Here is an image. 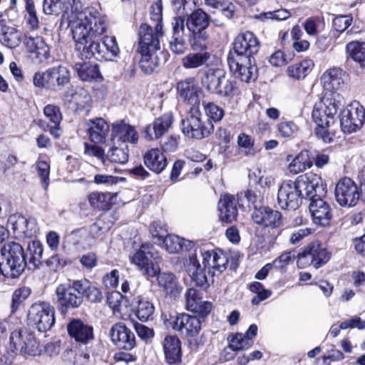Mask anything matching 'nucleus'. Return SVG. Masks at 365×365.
<instances>
[{"instance_id": "obj_45", "label": "nucleus", "mask_w": 365, "mask_h": 365, "mask_svg": "<svg viewBox=\"0 0 365 365\" xmlns=\"http://www.w3.org/2000/svg\"><path fill=\"white\" fill-rule=\"evenodd\" d=\"M0 42L9 48H16L21 42V33L14 27L1 26Z\"/></svg>"}, {"instance_id": "obj_15", "label": "nucleus", "mask_w": 365, "mask_h": 365, "mask_svg": "<svg viewBox=\"0 0 365 365\" xmlns=\"http://www.w3.org/2000/svg\"><path fill=\"white\" fill-rule=\"evenodd\" d=\"M79 280L73 281L72 284H59L56 289L57 302L66 308L78 307L83 302L81 294Z\"/></svg>"}, {"instance_id": "obj_11", "label": "nucleus", "mask_w": 365, "mask_h": 365, "mask_svg": "<svg viewBox=\"0 0 365 365\" xmlns=\"http://www.w3.org/2000/svg\"><path fill=\"white\" fill-rule=\"evenodd\" d=\"M227 62L230 71L242 81L248 83L257 78V67L252 58L247 56L229 55Z\"/></svg>"}, {"instance_id": "obj_6", "label": "nucleus", "mask_w": 365, "mask_h": 365, "mask_svg": "<svg viewBox=\"0 0 365 365\" xmlns=\"http://www.w3.org/2000/svg\"><path fill=\"white\" fill-rule=\"evenodd\" d=\"M339 94L336 92L326 93L322 98L314 103L312 118L315 123L331 125L340 106L337 100Z\"/></svg>"}, {"instance_id": "obj_13", "label": "nucleus", "mask_w": 365, "mask_h": 365, "mask_svg": "<svg viewBox=\"0 0 365 365\" xmlns=\"http://www.w3.org/2000/svg\"><path fill=\"white\" fill-rule=\"evenodd\" d=\"M213 130L212 123L209 120L202 122L201 114L197 110L195 114L182 120V131L189 138L202 139L209 136Z\"/></svg>"}, {"instance_id": "obj_18", "label": "nucleus", "mask_w": 365, "mask_h": 365, "mask_svg": "<svg viewBox=\"0 0 365 365\" xmlns=\"http://www.w3.org/2000/svg\"><path fill=\"white\" fill-rule=\"evenodd\" d=\"M260 43L255 35L250 31L239 34L235 40V52L230 55L247 56L252 58L259 50Z\"/></svg>"}, {"instance_id": "obj_62", "label": "nucleus", "mask_w": 365, "mask_h": 365, "mask_svg": "<svg viewBox=\"0 0 365 365\" xmlns=\"http://www.w3.org/2000/svg\"><path fill=\"white\" fill-rule=\"evenodd\" d=\"M203 106L206 115L209 120L214 122H218L222 120L224 116L223 109L214 103H203Z\"/></svg>"}, {"instance_id": "obj_44", "label": "nucleus", "mask_w": 365, "mask_h": 365, "mask_svg": "<svg viewBox=\"0 0 365 365\" xmlns=\"http://www.w3.org/2000/svg\"><path fill=\"white\" fill-rule=\"evenodd\" d=\"M224 74H225V71L222 69H209L201 79L203 87L211 93L215 94L217 92L218 86Z\"/></svg>"}, {"instance_id": "obj_56", "label": "nucleus", "mask_w": 365, "mask_h": 365, "mask_svg": "<svg viewBox=\"0 0 365 365\" xmlns=\"http://www.w3.org/2000/svg\"><path fill=\"white\" fill-rule=\"evenodd\" d=\"M208 35L205 31L190 33L189 36L190 46L193 51H207Z\"/></svg>"}, {"instance_id": "obj_55", "label": "nucleus", "mask_w": 365, "mask_h": 365, "mask_svg": "<svg viewBox=\"0 0 365 365\" xmlns=\"http://www.w3.org/2000/svg\"><path fill=\"white\" fill-rule=\"evenodd\" d=\"M136 316L141 321H147L154 313L153 304L147 298L139 297L137 301Z\"/></svg>"}, {"instance_id": "obj_27", "label": "nucleus", "mask_w": 365, "mask_h": 365, "mask_svg": "<svg viewBox=\"0 0 365 365\" xmlns=\"http://www.w3.org/2000/svg\"><path fill=\"white\" fill-rule=\"evenodd\" d=\"M73 70L78 77L83 81H101L103 76L101 73L99 66L91 61H83L75 63Z\"/></svg>"}, {"instance_id": "obj_12", "label": "nucleus", "mask_w": 365, "mask_h": 365, "mask_svg": "<svg viewBox=\"0 0 365 365\" xmlns=\"http://www.w3.org/2000/svg\"><path fill=\"white\" fill-rule=\"evenodd\" d=\"M298 190L300 191L301 199H317L324 194L321 178L317 174L308 173L298 176L296 180Z\"/></svg>"}, {"instance_id": "obj_34", "label": "nucleus", "mask_w": 365, "mask_h": 365, "mask_svg": "<svg viewBox=\"0 0 365 365\" xmlns=\"http://www.w3.org/2000/svg\"><path fill=\"white\" fill-rule=\"evenodd\" d=\"M257 325L251 324L245 334L237 333L231 337L230 347L234 351L247 349L252 346V339L257 336Z\"/></svg>"}, {"instance_id": "obj_26", "label": "nucleus", "mask_w": 365, "mask_h": 365, "mask_svg": "<svg viewBox=\"0 0 365 365\" xmlns=\"http://www.w3.org/2000/svg\"><path fill=\"white\" fill-rule=\"evenodd\" d=\"M347 75L339 68L327 70L321 76V83L324 89L332 91L341 89L345 83Z\"/></svg>"}, {"instance_id": "obj_29", "label": "nucleus", "mask_w": 365, "mask_h": 365, "mask_svg": "<svg viewBox=\"0 0 365 365\" xmlns=\"http://www.w3.org/2000/svg\"><path fill=\"white\" fill-rule=\"evenodd\" d=\"M163 346L165 360L168 364L177 365L181 362V342L178 336L173 335L165 336L163 340Z\"/></svg>"}, {"instance_id": "obj_59", "label": "nucleus", "mask_w": 365, "mask_h": 365, "mask_svg": "<svg viewBox=\"0 0 365 365\" xmlns=\"http://www.w3.org/2000/svg\"><path fill=\"white\" fill-rule=\"evenodd\" d=\"M250 292L256 294L252 299L253 305H258L261 302L268 299L272 295V292L264 289L262 283L253 282L249 285Z\"/></svg>"}, {"instance_id": "obj_8", "label": "nucleus", "mask_w": 365, "mask_h": 365, "mask_svg": "<svg viewBox=\"0 0 365 365\" xmlns=\"http://www.w3.org/2000/svg\"><path fill=\"white\" fill-rule=\"evenodd\" d=\"M365 120V109L357 101L348 104L340 113V125L345 133L359 130Z\"/></svg>"}, {"instance_id": "obj_63", "label": "nucleus", "mask_w": 365, "mask_h": 365, "mask_svg": "<svg viewBox=\"0 0 365 365\" xmlns=\"http://www.w3.org/2000/svg\"><path fill=\"white\" fill-rule=\"evenodd\" d=\"M104 38V46L107 49L105 51L106 56V61H112L113 58L116 57L120 51L118 46L116 39L113 36H106Z\"/></svg>"}, {"instance_id": "obj_53", "label": "nucleus", "mask_w": 365, "mask_h": 365, "mask_svg": "<svg viewBox=\"0 0 365 365\" xmlns=\"http://www.w3.org/2000/svg\"><path fill=\"white\" fill-rule=\"evenodd\" d=\"M346 52L353 61L365 66V43L351 41L346 44Z\"/></svg>"}, {"instance_id": "obj_17", "label": "nucleus", "mask_w": 365, "mask_h": 365, "mask_svg": "<svg viewBox=\"0 0 365 365\" xmlns=\"http://www.w3.org/2000/svg\"><path fill=\"white\" fill-rule=\"evenodd\" d=\"M202 262L205 270L211 277L221 274L227 267L228 259L221 250H207L202 252Z\"/></svg>"}, {"instance_id": "obj_36", "label": "nucleus", "mask_w": 365, "mask_h": 365, "mask_svg": "<svg viewBox=\"0 0 365 365\" xmlns=\"http://www.w3.org/2000/svg\"><path fill=\"white\" fill-rule=\"evenodd\" d=\"M177 90L181 98L191 105L199 102L198 86L193 78H186L177 84Z\"/></svg>"}, {"instance_id": "obj_54", "label": "nucleus", "mask_w": 365, "mask_h": 365, "mask_svg": "<svg viewBox=\"0 0 365 365\" xmlns=\"http://www.w3.org/2000/svg\"><path fill=\"white\" fill-rule=\"evenodd\" d=\"M158 285L167 294L175 295L178 292V286L175 276L170 272L158 273Z\"/></svg>"}, {"instance_id": "obj_16", "label": "nucleus", "mask_w": 365, "mask_h": 365, "mask_svg": "<svg viewBox=\"0 0 365 365\" xmlns=\"http://www.w3.org/2000/svg\"><path fill=\"white\" fill-rule=\"evenodd\" d=\"M336 201L341 206H354L358 202L360 193L355 182L349 178L339 181L335 188Z\"/></svg>"}, {"instance_id": "obj_22", "label": "nucleus", "mask_w": 365, "mask_h": 365, "mask_svg": "<svg viewBox=\"0 0 365 365\" xmlns=\"http://www.w3.org/2000/svg\"><path fill=\"white\" fill-rule=\"evenodd\" d=\"M187 309L202 317L207 316L212 309V304L202 299V293L190 288L185 294Z\"/></svg>"}, {"instance_id": "obj_60", "label": "nucleus", "mask_w": 365, "mask_h": 365, "mask_svg": "<svg viewBox=\"0 0 365 365\" xmlns=\"http://www.w3.org/2000/svg\"><path fill=\"white\" fill-rule=\"evenodd\" d=\"M71 102L73 103L78 108H84L91 102V96L87 91L83 88H77L71 94Z\"/></svg>"}, {"instance_id": "obj_3", "label": "nucleus", "mask_w": 365, "mask_h": 365, "mask_svg": "<svg viewBox=\"0 0 365 365\" xmlns=\"http://www.w3.org/2000/svg\"><path fill=\"white\" fill-rule=\"evenodd\" d=\"M26 265L24 251L15 242H8L1 248L0 274L6 278H18Z\"/></svg>"}, {"instance_id": "obj_50", "label": "nucleus", "mask_w": 365, "mask_h": 365, "mask_svg": "<svg viewBox=\"0 0 365 365\" xmlns=\"http://www.w3.org/2000/svg\"><path fill=\"white\" fill-rule=\"evenodd\" d=\"M314 63L312 60L305 59L295 63L287 68L288 76L294 79H302L312 71Z\"/></svg>"}, {"instance_id": "obj_9", "label": "nucleus", "mask_w": 365, "mask_h": 365, "mask_svg": "<svg viewBox=\"0 0 365 365\" xmlns=\"http://www.w3.org/2000/svg\"><path fill=\"white\" fill-rule=\"evenodd\" d=\"M331 253L319 242L310 243L298 255L297 264L299 268L303 269L312 265L315 268L321 267L330 259Z\"/></svg>"}, {"instance_id": "obj_52", "label": "nucleus", "mask_w": 365, "mask_h": 365, "mask_svg": "<svg viewBox=\"0 0 365 365\" xmlns=\"http://www.w3.org/2000/svg\"><path fill=\"white\" fill-rule=\"evenodd\" d=\"M124 164L128 160V148L126 144H120V147L113 145L106 155V162Z\"/></svg>"}, {"instance_id": "obj_64", "label": "nucleus", "mask_w": 365, "mask_h": 365, "mask_svg": "<svg viewBox=\"0 0 365 365\" xmlns=\"http://www.w3.org/2000/svg\"><path fill=\"white\" fill-rule=\"evenodd\" d=\"M298 130V126L293 121H282L277 125V130L283 138L293 136Z\"/></svg>"}, {"instance_id": "obj_14", "label": "nucleus", "mask_w": 365, "mask_h": 365, "mask_svg": "<svg viewBox=\"0 0 365 365\" xmlns=\"http://www.w3.org/2000/svg\"><path fill=\"white\" fill-rule=\"evenodd\" d=\"M302 203L300 191L298 190L296 182L284 181L278 189L277 204L282 210L297 209Z\"/></svg>"}, {"instance_id": "obj_31", "label": "nucleus", "mask_w": 365, "mask_h": 365, "mask_svg": "<svg viewBox=\"0 0 365 365\" xmlns=\"http://www.w3.org/2000/svg\"><path fill=\"white\" fill-rule=\"evenodd\" d=\"M112 132L113 140L121 141V144H125V143L135 144L138 140L139 136L135 128L123 121L113 123Z\"/></svg>"}, {"instance_id": "obj_35", "label": "nucleus", "mask_w": 365, "mask_h": 365, "mask_svg": "<svg viewBox=\"0 0 365 365\" xmlns=\"http://www.w3.org/2000/svg\"><path fill=\"white\" fill-rule=\"evenodd\" d=\"M87 130L91 140L95 143H101L105 141L109 131V125L106 121L97 118L91 119L87 122Z\"/></svg>"}, {"instance_id": "obj_2", "label": "nucleus", "mask_w": 365, "mask_h": 365, "mask_svg": "<svg viewBox=\"0 0 365 365\" xmlns=\"http://www.w3.org/2000/svg\"><path fill=\"white\" fill-rule=\"evenodd\" d=\"M163 25L155 26L142 24L139 29L138 51L141 55L140 66L145 73H152L159 64L156 54L160 50V37L163 36Z\"/></svg>"}, {"instance_id": "obj_28", "label": "nucleus", "mask_w": 365, "mask_h": 365, "mask_svg": "<svg viewBox=\"0 0 365 365\" xmlns=\"http://www.w3.org/2000/svg\"><path fill=\"white\" fill-rule=\"evenodd\" d=\"M69 336L75 341L87 344L93 338V327L80 319H73L67 325Z\"/></svg>"}, {"instance_id": "obj_43", "label": "nucleus", "mask_w": 365, "mask_h": 365, "mask_svg": "<svg viewBox=\"0 0 365 365\" xmlns=\"http://www.w3.org/2000/svg\"><path fill=\"white\" fill-rule=\"evenodd\" d=\"M43 113L48 121V126L51 134L55 138L59 137V125L62 120V115L59 108L55 105L48 104L45 106Z\"/></svg>"}, {"instance_id": "obj_5", "label": "nucleus", "mask_w": 365, "mask_h": 365, "mask_svg": "<svg viewBox=\"0 0 365 365\" xmlns=\"http://www.w3.org/2000/svg\"><path fill=\"white\" fill-rule=\"evenodd\" d=\"M129 259L143 275L155 277L160 271L158 254L148 244H143L139 250L129 256Z\"/></svg>"}, {"instance_id": "obj_33", "label": "nucleus", "mask_w": 365, "mask_h": 365, "mask_svg": "<svg viewBox=\"0 0 365 365\" xmlns=\"http://www.w3.org/2000/svg\"><path fill=\"white\" fill-rule=\"evenodd\" d=\"M164 248L171 254L179 253L181 251L192 252V250L195 247L193 241L180 237L175 235H168L164 238L163 241ZM193 252H195V251Z\"/></svg>"}, {"instance_id": "obj_51", "label": "nucleus", "mask_w": 365, "mask_h": 365, "mask_svg": "<svg viewBox=\"0 0 365 365\" xmlns=\"http://www.w3.org/2000/svg\"><path fill=\"white\" fill-rule=\"evenodd\" d=\"M113 198L110 192H93L88 195L90 205L98 210H108Z\"/></svg>"}, {"instance_id": "obj_21", "label": "nucleus", "mask_w": 365, "mask_h": 365, "mask_svg": "<svg viewBox=\"0 0 365 365\" xmlns=\"http://www.w3.org/2000/svg\"><path fill=\"white\" fill-rule=\"evenodd\" d=\"M252 218L256 224L266 227H277L282 223L281 213L268 207L256 208L252 212Z\"/></svg>"}, {"instance_id": "obj_20", "label": "nucleus", "mask_w": 365, "mask_h": 365, "mask_svg": "<svg viewBox=\"0 0 365 365\" xmlns=\"http://www.w3.org/2000/svg\"><path fill=\"white\" fill-rule=\"evenodd\" d=\"M110 335L113 344L119 349L131 350L135 346L134 334L121 322L112 326Z\"/></svg>"}, {"instance_id": "obj_32", "label": "nucleus", "mask_w": 365, "mask_h": 365, "mask_svg": "<svg viewBox=\"0 0 365 365\" xmlns=\"http://www.w3.org/2000/svg\"><path fill=\"white\" fill-rule=\"evenodd\" d=\"M144 163L151 171L159 174L168 165L167 158L158 148L148 150L143 155Z\"/></svg>"}, {"instance_id": "obj_1", "label": "nucleus", "mask_w": 365, "mask_h": 365, "mask_svg": "<svg viewBox=\"0 0 365 365\" xmlns=\"http://www.w3.org/2000/svg\"><path fill=\"white\" fill-rule=\"evenodd\" d=\"M62 19L68 23L75 50L81 60L94 58L106 61L105 51L98 38L107 29L105 16L93 12L80 0H67L63 6Z\"/></svg>"}, {"instance_id": "obj_42", "label": "nucleus", "mask_w": 365, "mask_h": 365, "mask_svg": "<svg viewBox=\"0 0 365 365\" xmlns=\"http://www.w3.org/2000/svg\"><path fill=\"white\" fill-rule=\"evenodd\" d=\"M208 26V16L200 9L193 11L187 18L186 26L190 33L203 32Z\"/></svg>"}, {"instance_id": "obj_38", "label": "nucleus", "mask_w": 365, "mask_h": 365, "mask_svg": "<svg viewBox=\"0 0 365 365\" xmlns=\"http://www.w3.org/2000/svg\"><path fill=\"white\" fill-rule=\"evenodd\" d=\"M25 45L30 53L36 54L38 63H41L49 58L50 48L42 37H26Z\"/></svg>"}, {"instance_id": "obj_19", "label": "nucleus", "mask_w": 365, "mask_h": 365, "mask_svg": "<svg viewBox=\"0 0 365 365\" xmlns=\"http://www.w3.org/2000/svg\"><path fill=\"white\" fill-rule=\"evenodd\" d=\"M173 122V113H167L146 125L142 132L143 137L148 141L158 139L170 130Z\"/></svg>"}, {"instance_id": "obj_46", "label": "nucleus", "mask_w": 365, "mask_h": 365, "mask_svg": "<svg viewBox=\"0 0 365 365\" xmlns=\"http://www.w3.org/2000/svg\"><path fill=\"white\" fill-rule=\"evenodd\" d=\"M210 58L208 51H193L182 58V65L187 69H195L206 65Z\"/></svg>"}, {"instance_id": "obj_7", "label": "nucleus", "mask_w": 365, "mask_h": 365, "mask_svg": "<svg viewBox=\"0 0 365 365\" xmlns=\"http://www.w3.org/2000/svg\"><path fill=\"white\" fill-rule=\"evenodd\" d=\"M28 319L39 331H46L55 324V309L48 302H36L29 310Z\"/></svg>"}, {"instance_id": "obj_10", "label": "nucleus", "mask_w": 365, "mask_h": 365, "mask_svg": "<svg viewBox=\"0 0 365 365\" xmlns=\"http://www.w3.org/2000/svg\"><path fill=\"white\" fill-rule=\"evenodd\" d=\"M9 349L16 354L37 356L40 354L38 344L34 335L26 329H18L11 332Z\"/></svg>"}, {"instance_id": "obj_30", "label": "nucleus", "mask_w": 365, "mask_h": 365, "mask_svg": "<svg viewBox=\"0 0 365 365\" xmlns=\"http://www.w3.org/2000/svg\"><path fill=\"white\" fill-rule=\"evenodd\" d=\"M217 208L219 217L222 222H232L237 216V201L233 195H222Z\"/></svg>"}, {"instance_id": "obj_40", "label": "nucleus", "mask_w": 365, "mask_h": 365, "mask_svg": "<svg viewBox=\"0 0 365 365\" xmlns=\"http://www.w3.org/2000/svg\"><path fill=\"white\" fill-rule=\"evenodd\" d=\"M68 240L73 248L78 252L89 249L94 243V238L85 228L71 232L68 235Z\"/></svg>"}, {"instance_id": "obj_48", "label": "nucleus", "mask_w": 365, "mask_h": 365, "mask_svg": "<svg viewBox=\"0 0 365 365\" xmlns=\"http://www.w3.org/2000/svg\"><path fill=\"white\" fill-rule=\"evenodd\" d=\"M237 143L239 153L245 156L253 158L259 151L255 145V140L245 133L238 135Z\"/></svg>"}, {"instance_id": "obj_47", "label": "nucleus", "mask_w": 365, "mask_h": 365, "mask_svg": "<svg viewBox=\"0 0 365 365\" xmlns=\"http://www.w3.org/2000/svg\"><path fill=\"white\" fill-rule=\"evenodd\" d=\"M209 11L213 14H221L230 19L233 16L235 6L230 0H205Z\"/></svg>"}, {"instance_id": "obj_49", "label": "nucleus", "mask_w": 365, "mask_h": 365, "mask_svg": "<svg viewBox=\"0 0 365 365\" xmlns=\"http://www.w3.org/2000/svg\"><path fill=\"white\" fill-rule=\"evenodd\" d=\"M78 287L80 288L82 297L84 296L89 302L98 303L103 299L101 291L88 280L86 279L79 280Z\"/></svg>"}, {"instance_id": "obj_23", "label": "nucleus", "mask_w": 365, "mask_h": 365, "mask_svg": "<svg viewBox=\"0 0 365 365\" xmlns=\"http://www.w3.org/2000/svg\"><path fill=\"white\" fill-rule=\"evenodd\" d=\"M185 267L189 273L192 282L197 287H206L208 283L205 269H202L197 257L196 252L188 254V258L185 259Z\"/></svg>"}, {"instance_id": "obj_24", "label": "nucleus", "mask_w": 365, "mask_h": 365, "mask_svg": "<svg viewBox=\"0 0 365 365\" xmlns=\"http://www.w3.org/2000/svg\"><path fill=\"white\" fill-rule=\"evenodd\" d=\"M309 208L314 224L322 226L329 224L332 217L331 210L329 205L321 197L313 199Z\"/></svg>"}, {"instance_id": "obj_39", "label": "nucleus", "mask_w": 365, "mask_h": 365, "mask_svg": "<svg viewBox=\"0 0 365 365\" xmlns=\"http://www.w3.org/2000/svg\"><path fill=\"white\" fill-rule=\"evenodd\" d=\"M287 160L289 162L287 170L292 175L302 173L312 165V161L309 153L307 150H302L294 157L288 155Z\"/></svg>"}, {"instance_id": "obj_58", "label": "nucleus", "mask_w": 365, "mask_h": 365, "mask_svg": "<svg viewBox=\"0 0 365 365\" xmlns=\"http://www.w3.org/2000/svg\"><path fill=\"white\" fill-rule=\"evenodd\" d=\"M28 251L29 263L38 267L41 264L43 253V245L39 241H33L29 244Z\"/></svg>"}, {"instance_id": "obj_25", "label": "nucleus", "mask_w": 365, "mask_h": 365, "mask_svg": "<svg viewBox=\"0 0 365 365\" xmlns=\"http://www.w3.org/2000/svg\"><path fill=\"white\" fill-rule=\"evenodd\" d=\"M8 225L11 226L14 233L20 237H31L36 233L34 220L26 219L21 214L16 213L9 216Z\"/></svg>"}, {"instance_id": "obj_61", "label": "nucleus", "mask_w": 365, "mask_h": 365, "mask_svg": "<svg viewBox=\"0 0 365 365\" xmlns=\"http://www.w3.org/2000/svg\"><path fill=\"white\" fill-rule=\"evenodd\" d=\"M220 81L221 82L218 86L219 88L215 94L224 97L232 96L233 92L236 88V82L227 78L226 73L223 75Z\"/></svg>"}, {"instance_id": "obj_37", "label": "nucleus", "mask_w": 365, "mask_h": 365, "mask_svg": "<svg viewBox=\"0 0 365 365\" xmlns=\"http://www.w3.org/2000/svg\"><path fill=\"white\" fill-rule=\"evenodd\" d=\"M51 78V91H61L71 81V73L68 68L64 66H57L49 68Z\"/></svg>"}, {"instance_id": "obj_57", "label": "nucleus", "mask_w": 365, "mask_h": 365, "mask_svg": "<svg viewBox=\"0 0 365 365\" xmlns=\"http://www.w3.org/2000/svg\"><path fill=\"white\" fill-rule=\"evenodd\" d=\"M24 21L30 29L36 30L39 27V19L33 0H26Z\"/></svg>"}, {"instance_id": "obj_41", "label": "nucleus", "mask_w": 365, "mask_h": 365, "mask_svg": "<svg viewBox=\"0 0 365 365\" xmlns=\"http://www.w3.org/2000/svg\"><path fill=\"white\" fill-rule=\"evenodd\" d=\"M107 304L113 310L114 315L123 319H125L128 311V300L120 292L114 291L108 293Z\"/></svg>"}, {"instance_id": "obj_4", "label": "nucleus", "mask_w": 365, "mask_h": 365, "mask_svg": "<svg viewBox=\"0 0 365 365\" xmlns=\"http://www.w3.org/2000/svg\"><path fill=\"white\" fill-rule=\"evenodd\" d=\"M162 318L167 327H171L184 335L192 349H197L201 343L197 336L201 330V321L195 316L180 314L175 317L163 314Z\"/></svg>"}]
</instances>
